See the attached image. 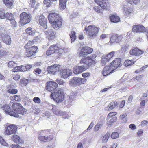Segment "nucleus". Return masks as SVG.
<instances>
[{
	"instance_id": "obj_53",
	"label": "nucleus",
	"mask_w": 148,
	"mask_h": 148,
	"mask_svg": "<svg viewBox=\"0 0 148 148\" xmlns=\"http://www.w3.org/2000/svg\"><path fill=\"white\" fill-rule=\"evenodd\" d=\"M129 46V45L127 44H123L121 47V49L122 51L125 52L126 51Z\"/></svg>"
},
{
	"instance_id": "obj_15",
	"label": "nucleus",
	"mask_w": 148,
	"mask_h": 148,
	"mask_svg": "<svg viewBox=\"0 0 148 148\" xmlns=\"http://www.w3.org/2000/svg\"><path fill=\"white\" fill-rule=\"evenodd\" d=\"M51 134L50 130H45L40 131L39 133L38 140L41 142H47L46 136L43 135H47Z\"/></svg>"
},
{
	"instance_id": "obj_47",
	"label": "nucleus",
	"mask_w": 148,
	"mask_h": 148,
	"mask_svg": "<svg viewBox=\"0 0 148 148\" xmlns=\"http://www.w3.org/2000/svg\"><path fill=\"white\" fill-rule=\"evenodd\" d=\"M43 3L45 6L48 8L51 5V0H44Z\"/></svg>"
},
{
	"instance_id": "obj_21",
	"label": "nucleus",
	"mask_w": 148,
	"mask_h": 148,
	"mask_svg": "<svg viewBox=\"0 0 148 148\" xmlns=\"http://www.w3.org/2000/svg\"><path fill=\"white\" fill-rule=\"evenodd\" d=\"M146 29L142 25H134L132 27V31L135 33H143L146 31Z\"/></svg>"
},
{
	"instance_id": "obj_1",
	"label": "nucleus",
	"mask_w": 148,
	"mask_h": 148,
	"mask_svg": "<svg viewBox=\"0 0 148 148\" xmlns=\"http://www.w3.org/2000/svg\"><path fill=\"white\" fill-rule=\"evenodd\" d=\"M48 18L49 23L54 29L58 30L61 27L63 20L58 14L53 12H50Z\"/></svg>"
},
{
	"instance_id": "obj_39",
	"label": "nucleus",
	"mask_w": 148,
	"mask_h": 148,
	"mask_svg": "<svg viewBox=\"0 0 148 148\" xmlns=\"http://www.w3.org/2000/svg\"><path fill=\"white\" fill-rule=\"evenodd\" d=\"M14 18V16L11 13L7 12L5 13V19L9 21Z\"/></svg>"
},
{
	"instance_id": "obj_26",
	"label": "nucleus",
	"mask_w": 148,
	"mask_h": 148,
	"mask_svg": "<svg viewBox=\"0 0 148 148\" xmlns=\"http://www.w3.org/2000/svg\"><path fill=\"white\" fill-rule=\"evenodd\" d=\"M110 5L111 4L109 2L108 0H105L100 6L103 9L106 11H109L110 9Z\"/></svg>"
},
{
	"instance_id": "obj_16",
	"label": "nucleus",
	"mask_w": 148,
	"mask_h": 148,
	"mask_svg": "<svg viewBox=\"0 0 148 148\" xmlns=\"http://www.w3.org/2000/svg\"><path fill=\"white\" fill-rule=\"evenodd\" d=\"M60 69V65L54 64L53 66H48L47 68V71L49 74L54 75L59 71Z\"/></svg>"
},
{
	"instance_id": "obj_32",
	"label": "nucleus",
	"mask_w": 148,
	"mask_h": 148,
	"mask_svg": "<svg viewBox=\"0 0 148 148\" xmlns=\"http://www.w3.org/2000/svg\"><path fill=\"white\" fill-rule=\"evenodd\" d=\"M117 102L115 101H112L110 102L106 108V110H112L117 105Z\"/></svg>"
},
{
	"instance_id": "obj_52",
	"label": "nucleus",
	"mask_w": 148,
	"mask_h": 148,
	"mask_svg": "<svg viewBox=\"0 0 148 148\" xmlns=\"http://www.w3.org/2000/svg\"><path fill=\"white\" fill-rule=\"evenodd\" d=\"M119 134L118 132H113L111 135V137L112 139H115L119 137Z\"/></svg>"
},
{
	"instance_id": "obj_46",
	"label": "nucleus",
	"mask_w": 148,
	"mask_h": 148,
	"mask_svg": "<svg viewBox=\"0 0 148 148\" xmlns=\"http://www.w3.org/2000/svg\"><path fill=\"white\" fill-rule=\"evenodd\" d=\"M125 1L131 4H133L136 5L140 2V0H125Z\"/></svg>"
},
{
	"instance_id": "obj_9",
	"label": "nucleus",
	"mask_w": 148,
	"mask_h": 148,
	"mask_svg": "<svg viewBox=\"0 0 148 148\" xmlns=\"http://www.w3.org/2000/svg\"><path fill=\"white\" fill-rule=\"evenodd\" d=\"M18 127L16 125L7 124L5 127V135H10L16 133Z\"/></svg>"
},
{
	"instance_id": "obj_33",
	"label": "nucleus",
	"mask_w": 148,
	"mask_h": 148,
	"mask_svg": "<svg viewBox=\"0 0 148 148\" xmlns=\"http://www.w3.org/2000/svg\"><path fill=\"white\" fill-rule=\"evenodd\" d=\"M111 71H112V69H110V66H109L105 67L103 69L102 72V74L104 76L109 75L111 73Z\"/></svg>"
},
{
	"instance_id": "obj_25",
	"label": "nucleus",
	"mask_w": 148,
	"mask_h": 148,
	"mask_svg": "<svg viewBox=\"0 0 148 148\" xmlns=\"http://www.w3.org/2000/svg\"><path fill=\"white\" fill-rule=\"evenodd\" d=\"M11 140L14 143L18 144H22L24 143L23 140L18 135L13 134L11 137Z\"/></svg>"
},
{
	"instance_id": "obj_14",
	"label": "nucleus",
	"mask_w": 148,
	"mask_h": 148,
	"mask_svg": "<svg viewBox=\"0 0 148 148\" xmlns=\"http://www.w3.org/2000/svg\"><path fill=\"white\" fill-rule=\"evenodd\" d=\"M121 66V60L119 58H115L109 64L110 68V69H112V71L116 69Z\"/></svg>"
},
{
	"instance_id": "obj_10",
	"label": "nucleus",
	"mask_w": 148,
	"mask_h": 148,
	"mask_svg": "<svg viewBox=\"0 0 148 148\" xmlns=\"http://www.w3.org/2000/svg\"><path fill=\"white\" fill-rule=\"evenodd\" d=\"M93 49L92 48L88 46H84L81 48L77 54L79 57L86 56L87 55L91 54L93 52Z\"/></svg>"
},
{
	"instance_id": "obj_8",
	"label": "nucleus",
	"mask_w": 148,
	"mask_h": 148,
	"mask_svg": "<svg viewBox=\"0 0 148 148\" xmlns=\"http://www.w3.org/2000/svg\"><path fill=\"white\" fill-rule=\"evenodd\" d=\"M20 22L21 25L29 23L31 20V15L29 13L23 12L20 15Z\"/></svg>"
},
{
	"instance_id": "obj_29",
	"label": "nucleus",
	"mask_w": 148,
	"mask_h": 148,
	"mask_svg": "<svg viewBox=\"0 0 148 148\" xmlns=\"http://www.w3.org/2000/svg\"><path fill=\"white\" fill-rule=\"evenodd\" d=\"M2 1L7 8L12 9L13 8L14 3L13 0H2Z\"/></svg>"
},
{
	"instance_id": "obj_56",
	"label": "nucleus",
	"mask_w": 148,
	"mask_h": 148,
	"mask_svg": "<svg viewBox=\"0 0 148 148\" xmlns=\"http://www.w3.org/2000/svg\"><path fill=\"white\" fill-rule=\"evenodd\" d=\"M42 70L38 68L35 69L34 71V73L36 75L40 74Z\"/></svg>"
},
{
	"instance_id": "obj_62",
	"label": "nucleus",
	"mask_w": 148,
	"mask_h": 148,
	"mask_svg": "<svg viewBox=\"0 0 148 148\" xmlns=\"http://www.w3.org/2000/svg\"><path fill=\"white\" fill-rule=\"evenodd\" d=\"M90 75V73L89 72H86L82 74V77L84 78L89 77Z\"/></svg>"
},
{
	"instance_id": "obj_23",
	"label": "nucleus",
	"mask_w": 148,
	"mask_h": 148,
	"mask_svg": "<svg viewBox=\"0 0 148 148\" xmlns=\"http://www.w3.org/2000/svg\"><path fill=\"white\" fill-rule=\"evenodd\" d=\"M72 73L71 71L69 69H65L61 70L60 75L62 78H66L71 75Z\"/></svg>"
},
{
	"instance_id": "obj_12",
	"label": "nucleus",
	"mask_w": 148,
	"mask_h": 148,
	"mask_svg": "<svg viewBox=\"0 0 148 148\" xmlns=\"http://www.w3.org/2000/svg\"><path fill=\"white\" fill-rule=\"evenodd\" d=\"M87 79L85 78L75 77L71 80V84L73 86H77L86 83Z\"/></svg>"
},
{
	"instance_id": "obj_36",
	"label": "nucleus",
	"mask_w": 148,
	"mask_h": 148,
	"mask_svg": "<svg viewBox=\"0 0 148 148\" xmlns=\"http://www.w3.org/2000/svg\"><path fill=\"white\" fill-rule=\"evenodd\" d=\"M8 89L7 92L10 94H15L17 93L18 92V90L17 89L13 88L12 86L8 87Z\"/></svg>"
},
{
	"instance_id": "obj_60",
	"label": "nucleus",
	"mask_w": 148,
	"mask_h": 148,
	"mask_svg": "<svg viewBox=\"0 0 148 148\" xmlns=\"http://www.w3.org/2000/svg\"><path fill=\"white\" fill-rule=\"evenodd\" d=\"M8 54V52L4 51H0V57L2 58Z\"/></svg>"
},
{
	"instance_id": "obj_35",
	"label": "nucleus",
	"mask_w": 148,
	"mask_h": 148,
	"mask_svg": "<svg viewBox=\"0 0 148 148\" xmlns=\"http://www.w3.org/2000/svg\"><path fill=\"white\" fill-rule=\"evenodd\" d=\"M135 61H134V60H126L124 63V65L125 66L127 67L131 66L134 64Z\"/></svg>"
},
{
	"instance_id": "obj_50",
	"label": "nucleus",
	"mask_w": 148,
	"mask_h": 148,
	"mask_svg": "<svg viewBox=\"0 0 148 148\" xmlns=\"http://www.w3.org/2000/svg\"><path fill=\"white\" fill-rule=\"evenodd\" d=\"M10 24L12 25V26L13 27H15L17 25V23L15 21L14 17L12 19L10 20Z\"/></svg>"
},
{
	"instance_id": "obj_30",
	"label": "nucleus",
	"mask_w": 148,
	"mask_h": 148,
	"mask_svg": "<svg viewBox=\"0 0 148 148\" xmlns=\"http://www.w3.org/2000/svg\"><path fill=\"white\" fill-rule=\"evenodd\" d=\"M111 22L114 23H117L120 21V18L116 15H111L109 17Z\"/></svg>"
},
{
	"instance_id": "obj_55",
	"label": "nucleus",
	"mask_w": 148,
	"mask_h": 148,
	"mask_svg": "<svg viewBox=\"0 0 148 148\" xmlns=\"http://www.w3.org/2000/svg\"><path fill=\"white\" fill-rule=\"evenodd\" d=\"M110 135V134L109 133H107L103 138V141L106 142L109 138Z\"/></svg>"
},
{
	"instance_id": "obj_59",
	"label": "nucleus",
	"mask_w": 148,
	"mask_h": 148,
	"mask_svg": "<svg viewBox=\"0 0 148 148\" xmlns=\"http://www.w3.org/2000/svg\"><path fill=\"white\" fill-rule=\"evenodd\" d=\"M12 77L13 79L15 80H18L20 78V75L18 74L13 75H12Z\"/></svg>"
},
{
	"instance_id": "obj_6",
	"label": "nucleus",
	"mask_w": 148,
	"mask_h": 148,
	"mask_svg": "<svg viewBox=\"0 0 148 148\" xmlns=\"http://www.w3.org/2000/svg\"><path fill=\"white\" fill-rule=\"evenodd\" d=\"M51 99H53L57 103L61 102L64 99V95L63 91L60 89L54 92H52L50 95Z\"/></svg>"
},
{
	"instance_id": "obj_64",
	"label": "nucleus",
	"mask_w": 148,
	"mask_h": 148,
	"mask_svg": "<svg viewBox=\"0 0 148 148\" xmlns=\"http://www.w3.org/2000/svg\"><path fill=\"white\" fill-rule=\"evenodd\" d=\"M101 124H97L94 128V130L95 131H97L99 130V128L101 126Z\"/></svg>"
},
{
	"instance_id": "obj_37",
	"label": "nucleus",
	"mask_w": 148,
	"mask_h": 148,
	"mask_svg": "<svg viewBox=\"0 0 148 148\" xmlns=\"http://www.w3.org/2000/svg\"><path fill=\"white\" fill-rule=\"evenodd\" d=\"M71 41L72 42L74 41L76 39V32L74 31H71L69 34Z\"/></svg>"
},
{
	"instance_id": "obj_57",
	"label": "nucleus",
	"mask_w": 148,
	"mask_h": 148,
	"mask_svg": "<svg viewBox=\"0 0 148 148\" xmlns=\"http://www.w3.org/2000/svg\"><path fill=\"white\" fill-rule=\"evenodd\" d=\"M33 101L36 103H40L41 102V100L39 98L37 97H34L33 100Z\"/></svg>"
},
{
	"instance_id": "obj_13",
	"label": "nucleus",
	"mask_w": 148,
	"mask_h": 148,
	"mask_svg": "<svg viewBox=\"0 0 148 148\" xmlns=\"http://www.w3.org/2000/svg\"><path fill=\"white\" fill-rule=\"evenodd\" d=\"M1 108L7 114L15 117H19L18 114H16L13 110H12L9 105L5 104L1 106Z\"/></svg>"
},
{
	"instance_id": "obj_17",
	"label": "nucleus",
	"mask_w": 148,
	"mask_h": 148,
	"mask_svg": "<svg viewBox=\"0 0 148 148\" xmlns=\"http://www.w3.org/2000/svg\"><path fill=\"white\" fill-rule=\"evenodd\" d=\"M32 67V65H27L26 66H16L14 68L12 69V71L13 72H24L28 71Z\"/></svg>"
},
{
	"instance_id": "obj_28",
	"label": "nucleus",
	"mask_w": 148,
	"mask_h": 148,
	"mask_svg": "<svg viewBox=\"0 0 148 148\" xmlns=\"http://www.w3.org/2000/svg\"><path fill=\"white\" fill-rule=\"evenodd\" d=\"M123 11L125 15L127 17L129 16L133 12L132 8L127 6L124 7Z\"/></svg>"
},
{
	"instance_id": "obj_48",
	"label": "nucleus",
	"mask_w": 148,
	"mask_h": 148,
	"mask_svg": "<svg viewBox=\"0 0 148 148\" xmlns=\"http://www.w3.org/2000/svg\"><path fill=\"white\" fill-rule=\"evenodd\" d=\"M117 113L115 112H110L107 116V119H109L112 117L116 115Z\"/></svg>"
},
{
	"instance_id": "obj_41",
	"label": "nucleus",
	"mask_w": 148,
	"mask_h": 148,
	"mask_svg": "<svg viewBox=\"0 0 148 148\" xmlns=\"http://www.w3.org/2000/svg\"><path fill=\"white\" fill-rule=\"evenodd\" d=\"M59 8L61 10H64L66 8L67 1L59 2Z\"/></svg>"
},
{
	"instance_id": "obj_45",
	"label": "nucleus",
	"mask_w": 148,
	"mask_h": 148,
	"mask_svg": "<svg viewBox=\"0 0 148 148\" xmlns=\"http://www.w3.org/2000/svg\"><path fill=\"white\" fill-rule=\"evenodd\" d=\"M17 64L13 61H10L8 63V67L10 68H14L16 66Z\"/></svg>"
},
{
	"instance_id": "obj_11",
	"label": "nucleus",
	"mask_w": 148,
	"mask_h": 148,
	"mask_svg": "<svg viewBox=\"0 0 148 148\" xmlns=\"http://www.w3.org/2000/svg\"><path fill=\"white\" fill-rule=\"evenodd\" d=\"M122 35H119L116 34H112L110 37V40L108 43L112 45L113 43H119L123 39Z\"/></svg>"
},
{
	"instance_id": "obj_19",
	"label": "nucleus",
	"mask_w": 148,
	"mask_h": 148,
	"mask_svg": "<svg viewBox=\"0 0 148 148\" xmlns=\"http://www.w3.org/2000/svg\"><path fill=\"white\" fill-rule=\"evenodd\" d=\"M46 38L49 41L53 40L56 38V32L52 29H50L44 32Z\"/></svg>"
},
{
	"instance_id": "obj_54",
	"label": "nucleus",
	"mask_w": 148,
	"mask_h": 148,
	"mask_svg": "<svg viewBox=\"0 0 148 148\" xmlns=\"http://www.w3.org/2000/svg\"><path fill=\"white\" fill-rule=\"evenodd\" d=\"M49 135L46 136V139L47 142H49L52 140L54 138V136L53 134H49Z\"/></svg>"
},
{
	"instance_id": "obj_63",
	"label": "nucleus",
	"mask_w": 148,
	"mask_h": 148,
	"mask_svg": "<svg viewBox=\"0 0 148 148\" xmlns=\"http://www.w3.org/2000/svg\"><path fill=\"white\" fill-rule=\"evenodd\" d=\"M56 81L59 85H63L64 83V81L61 79H57L56 80Z\"/></svg>"
},
{
	"instance_id": "obj_18",
	"label": "nucleus",
	"mask_w": 148,
	"mask_h": 148,
	"mask_svg": "<svg viewBox=\"0 0 148 148\" xmlns=\"http://www.w3.org/2000/svg\"><path fill=\"white\" fill-rule=\"evenodd\" d=\"M58 87V84L56 82L49 81L46 83V88L48 91L51 92L55 90Z\"/></svg>"
},
{
	"instance_id": "obj_24",
	"label": "nucleus",
	"mask_w": 148,
	"mask_h": 148,
	"mask_svg": "<svg viewBox=\"0 0 148 148\" xmlns=\"http://www.w3.org/2000/svg\"><path fill=\"white\" fill-rule=\"evenodd\" d=\"M39 24L45 29L47 27V20L43 15L40 16L39 20Z\"/></svg>"
},
{
	"instance_id": "obj_20",
	"label": "nucleus",
	"mask_w": 148,
	"mask_h": 148,
	"mask_svg": "<svg viewBox=\"0 0 148 148\" xmlns=\"http://www.w3.org/2000/svg\"><path fill=\"white\" fill-rule=\"evenodd\" d=\"M144 51L139 49L137 47H133L130 51V55L136 56H140L143 53Z\"/></svg>"
},
{
	"instance_id": "obj_44",
	"label": "nucleus",
	"mask_w": 148,
	"mask_h": 148,
	"mask_svg": "<svg viewBox=\"0 0 148 148\" xmlns=\"http://www.w3.org/2000/svg\"><path fill=\"white\" fill-rule=\"evenodd\" d=\"M117 120V118L114 116L111 118L109 121H108L107 123L109 125H111L116 122Z\"/></svg>"
},
{
	"instance_id": "obj_2",
	"label": "nucleus",
	"mask_w": 148,
	"mask_h": 148,
	"mask_svg": "<svg viewBox=\"0 0 148 148\" xmlns=\"http://www.w3.org/2000/svg\"><path fill=\"white\" fill-rule=\"evenodd\" d=\"M34 40H29L24 46L25 49L24 53L25 58H29L34 56L37 53L38 50V48L37 46L33 45L35 43Z\"/></svg>"
},
{
	"instance_id": "obj_42",
	"label": "nucleus",
	"mask_w": 148,
	"mask_h": 148,
	"mask_svg": "<svg viewBox=\"0 0 148 148\" xmlns=\"http://www.w3.org/2000/svg\"><path fill=\"white\" fill-rule=\"evenodd\" d=\"M94 10L97 13L102 14L103 13V9L98 6H95L93 7Z\"/></svg>"
},
{
	"instance_id": "obj_4",
	"label": "nucleus",
	"mask_w": 148,
	"mask_h": 148,
	"mask_svg": "<svg viewBox=\"0 0 148 148\" xmlns=\"http://www.w3.org/2000/svg\"><path fill=\"white\" fill-rule=\"evenodd\" d=\"M100 28L94 25L86 26L84 29L86 34L89 38H92L96 37L99 33Z\"/></svg>"
},
{
	"instance_id": "obj_27",
	"label": "nucleus",
	"mask_w": 148,
	"mask_h": 148,
	"mask_svg": "<svg viewBox=\"0 0 148 148\" xmlns=\"http://www.w3.org/2000/svg\"><path fill=\"white\" fill-rule=\"evenodd\" d=\"M53 108L52 111L53 113L56 115L61 116L64 114V113L62 111L60 110L58 107L55 105H52Z\"/></svg>"
},
{
	"instance_id": "obj_22",
	"label": "nucleus",
	"mask_w": 148,
	"mask_h": 148,
	"mask_svg": "<svg viewBox=\"0 0 148 148\" xmlns=\"http://www.w3.org/2000/svg\"><path fill=\"white\" fill-rule=\"evenodd\" d=\"M87 70L85 66L83 64L82 66H76L73 69V71L74 73L78 74Z\"/></svg>"
},
{
	"instance_id": "obj_31",
	"label": "nucleus",
	"mask_w": 148,
	"mask_h": 148,
	"mask_svg": "<svg viewBox=\"0 0 148 148\" xmlns=\"http://www.w3.org/2000/svg\"><path fill=\"white\" fill-rule=\"evenodd\" d=\"M2 40L7 45H10L11 43L10 37L8 35H5L3 36Z\"/></svg>"
},
{
	"instance_id": "obj_51",
	"label": "nucleus",
	"mask_w": 148,
	"mask_h": 148,
	"mask_svg": "<svg viewBox=\"0 0 148 148\" xmlns=\"http://www.w3.org/2000/svg\"><path fill=\"white\" fill-rule=\"evenodd\" d=\"M0 143L2 145L6 146H8V144L6 143L3 138L0 136Z\"/></svg>"
},
{
	"instance_id": "obj_5",
	"label": "nucleus",
	"mask_w": 148,
	"mask_h": 148,
	"mask_svg": "<svg viewBox=\"0 0 148 148\" xmlns=\"http://www.w3.org/2000/svg\"><path fill=\"white\" fill-rule=\"evenodd\" d=\"M64 51V49L58 44H53L49 47L46 52V54L47 56H50L55 53L61 55Z\"/></svg>"
},
{
	"instance_id": "obj_58",
	"label": "nucleus",
	"mask_w": 148,
	"mask_h": 148,
	"mask_svg": "<svg viewBox=\"0 0 148 148\" xmlns=\"http://www.w3.org/2000/svg\"><path fill=\"white\" fill-rule=\"evenodd\" d=\"M36 2V0H30L29 4L31 7L34 8L35 6Z\"/></svg>"
},
{
	"instance_id": "obj_43",
	"label": "nucleus",
	"mask_w": 148,
	"mask_h": 148,
	"mask_svg": "<svg viewBox=\"0 0 148 148\" xmlns=\"http://www.w3.org/2000/svg\"><path fill=\"white\" fill-rule=\"evenodd\" d=\"M108 62L106 58L103 55L102 56L101 60V63L102 66H105Z\"/></svg>"
},
{
	"instance_id": "obj_7",
	"label": "nucleus",
	"mask_w": 148,
	"mask_h": 148,
	"mask_svg": "<svg viewBox=\"0 0 148 148\" xmlns=\"http://www.w3.org/2000/svg\"><path fill=\"white\" fill-rule=\"evenodd\" d=\"M11 107L12 109V110L16 114L24 115L27 112V110L20 103L14 102L12 104Z\"/></svg>"
},
{
	"instance_id": "obj_61",
	"label": "nucleus",
	"mask_w": 148,
	"mask_h": 148,
	"mask_svg": "<svg viewBox=\"0 0 148 148\" xmlns=\"http://www.w3.org/2000/svg\"><path fill=\"white\" fill-rule=\"evenodd\" d=\"M125 100H122L121 101L120 104L118 106L119 107V109H120L122 108H123L125 105Z\"/></svg>"
},
{
	"instance_id": "obj_34",
	"label": "nucleus",
	"mask_w": 148,
	"mask_h": 148,
	"mask_svg": "<svg viewBox=\"0 0 148 148\" xmlns=\"http://www.w3.org/2000/svg\"><path fill=\"white\" fill-rule=\"evenodd\" d=\"M115 53V52L114 51H112L110 52L108 54L103 55V56L109 62L112 58L114 56Z\"/></svg>"
},
{
	"instance_id": "obj_49",
	"label": "nucleus",
	"mask_w": 148,
	"mask_h": 148,
	"mask_svg": "<svg viewBox=\"0 0 148 148\" xmlns=\"http://www.w3.org/2000/svg\"><path fill=\"white\" fill-rule=\"evenodd\" d=\"M5 13L4 10H0V18L5 19Z\"/></svg>"
},
{
	"instance_id": "obj_40",
	"label": "nucleus",
	"mask_w": 148,
	"mask_h": 148,
	"mask_svg": "<svg viewBox=\"0 0 148 148\" xmlns=\"http://www.w3.org/2000/svg\"><path fill=\"white\" fill-rule=\"evenodd\" d=\"M25 32L29 36H34L35 34V32H34L31 27H28L25 30Z\"/></svg>"
},
{
	"instance_id": "obj_38",
	"label": "nucleus",
	"mask_w": 148,
	"mask_h": 148,
	"mask_svg": "<svg viewBox=\"0 0 148 148\" xmlns=\"http://www.w3.org/2000/svg\"><path fill=\"white\" fill-rule=\"evenodd\" d=\"M29 80L25 78L21 79L20 80V84L22 86H26L28 83Z\"/></svg>"
},
{
	"instance_id": "obj_3",
	"label": "nucleus",
	"mask_w": 148,
	"mask_h": 148,
	"mask_svg": "<svg viewBox=\"0 0 148 148\" xmlns=\"http://www.w3.org/2000/svg\"><path fill=\"white\" fill-rule=\"evenodd\" d=\"M97 57L96 54H92L90 56L82 58L80 60L79 63L84 64L87 69L90 67L94 66L97 62L96 59Z\"/></svg>"
}]
</instances>
